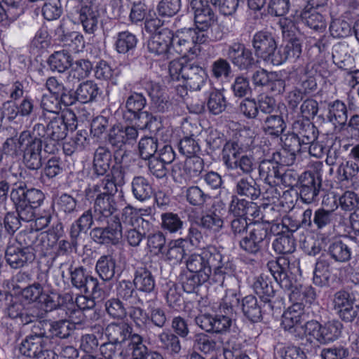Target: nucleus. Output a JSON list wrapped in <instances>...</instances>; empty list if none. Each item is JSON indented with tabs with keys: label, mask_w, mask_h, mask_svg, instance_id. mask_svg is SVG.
Returning <instances> with one entry per match:
<instances>
[{
	"label": "nucleus",
	"mask_w": 359,
	"mask_h": 359,
	"mask_svg": "<svg viewBox=\"0 0 359 359\" xmlns=\"http://www.w3.org/2000/svg\"><path fill=\"white\" fill-rule=\"evenodd\" d=\"M222 255L214 247L201 250L200 253L190 255L185 261L187 270L198 274L212 277L215 283L222 284L224 275L228 273L227 264Z\"/></svg>",
	"instance_id": "f257e3e1"
},
{
	"label": "nucleus",
	"mask_w": 359,
	"mask_h": 359,
	"mask_svg": "<svg viewBox=\"0 0 359 359\" xmlns=\"http://www.w3.org/2000/svg\"><path fill=\"white\" fill-rule=\"evenodd\" d=\"M77 126L76 116L74 112L70 109H66L53 118H51L47 126L42 123H36L33 127V134L36 138L43 142H53L50 143L53 147L50 148L47 143L45 147V151L48 153L54 151L56 143L60 140L65 139L67 135L68 130L76 129Z\"/></svg>",
	"instance_id": "f03ea898"
},
{
	"label": "nucleus",
	"mask_w": 359,
	"mask_h": 359,
	"mask_svg": "<svg viewBox=\"0 0 359 359\" xmlns=\"http://www.w3.org/2000/svg\"><path fill=\"white\" fill-rule=\"evenodd\" d=\"M267 268L280 287L290 291L291 302L311 304L316 298V291L311 286L293 285V279L289 275L290 263L285 257H278L267 263Z\"/></svg>",
	"instance_id": "7ed1b4c3"
},
{
	"label": "nucleus",
	"mask_w": 359,
	"mask_h": 359,
	"mask_svg": "<svg viewBox=\"0 0 359 359\" xmlns=\"http://www.w3.org/2000/svg\"><path fill=\"white\" fill-rule=\"evenodd\" d=\"M6 154L18 156L23 153L26 166L36 170L41 166V140L29 130L22 131L18 137L8 138L3 145Z\"/></svg>",
	"instance_id": "20e7f679"
},
{
	"label": "nucleus",
	"mask_w": 359,
	"mask_h": 359,
	"mask_svg": "<svg viewBox=\"0 0 359 359\" xmlns=\"http://www.w3.org/2000/svg\"><path fill=\"white\" fill-rule=\"evenodd\" d=\"M168 70L172 80L182 81L191 90H201L208 78L205 69L187 59L172 60Z\"/></svg>",
	"instance_id": "39448f33"
},
{
	"label": "nucleus",
	"mask_w": 359,
	"mask_h": 359,
	"mask_svg": "<svg viewBox=\"0 0 359 359\" xmlns=\"http://www.w3.org/2000/svg\"><path fill=\"white\" fill-rule=\"evenodd\" d=\"M22 299L28 303L36 302L39 309L35 312H42L43 318L48 312L53 310L64 309V297L56 292L46 293L42 285L35 283L22 290Z\"/></svg>",
	"instance_id": "423d86ee"
},
{
	"label": "nucleus",
	"mask_w": 359,
	"mask_h": 359,
	"mask_svg": "<svg viewBox=\"0 0 359 359\" xmlns=\"http://www.w3.org/2000/svg\"><path fill=\"white\" fill-rule=\"evenodd\" d=\"M208 36L203 32L189 31L186 34L172 33L171 48L174 53L182 56L181 59H195L200 56L203 50V46Z\"/></svg>",
	"instance_id": "0eeeda50"
},
{
	"label": "nucleus",
	"mask_w": 359,
	"mask_h": 359,
	"mask_svg": "<svg viewBox=\"0 0 359 359\" xmlns=\"http://www.w3.org/2000/svg\"><path fill=\"white\" fill-rule=\"evenodd\" d=\"M131 332L132 328L125 323H111L106 328V335L110 341L130 346L135 358L142 357L147 347L142 344L141 336Z\"/></svg>",
	"instance_id": "6e6552de"
},
{
	"label": "nucleus",
	"mask_w": 359,
	"mask_h": 359,
	"mask_svg": "<svg viewBox=\"0 0 359 359\" xmlns=\"http://www.w3.org/2000/svg\"><path fill=\"white\" fill-rule=\"evenodd\" d=\"M49 339L45 336V331L31 334L22 340L20 346V353L34 359H57V353L49 349Z\"/></svg>",
	"instance_id": "1a4fd4ad"
},
{
	"label": "nucleus",
	"mask_w": 359,
	"mask_h": 359,
	"mask_svg": "<svg viewBox=\"0 0 359 359\" xmlns=\"http://www.w3.org/2000/svg\"><path fill=\"white\" fill-rule=\"evenodd\" d=\"M240 298L233 290H228L219 304V313L214 316V332L226 331L232 325L234 309L239 306Z\"/></svg>",
	"instance_id": "9d476101"
},
{
	"label": "nucleus",
	"mask_w": 359,
	"mask_h": 359,
	"mask_svg": "<svg viewBox=\"0 0 359 359\" xmlns=\"http://www.w3.org/2000/svg\"><path fill=\"white\" fill-rule=\"evenodd\" d=\"M29 236L27 233H20L18 238L10 241L5 252L6 262L13 269H19L32 263L35 259L34 249L27 244L23 247L20 242L22 238Z\"/></svg>",
	"instance_id": "9b49d317"
},
{
	"label": "nucleus",
	"mask_w": 359,
	"mask_h": 359,
	"mask_svg": "<svg viewBox=\"0 0 359 359\" xmlns=\"http://www.w3.org/2000/svg\"><path fill=\"white\" fill-rule=\"evenodd\" d=\"M270 233L267 225L258 223L250 229L248 233L239 243L242 250L252 255H257L269 243Z\"/></svg>",
	"instance_id": "f8f14e48"
},
{
	"label": "nucleus",
	"mask_w": 359,
	"mask_h": 359,
	"mask_svg": "<svg viewBox=\"0 0 359 359\" xmlns=\"http://www.w3.org/2000/svg\"><path fill=\"white\" fill-rule=\"evenodd\" d=\"M290 219H283L281 223L273 224L271 231L277 234L278 237L273 241L272 246L273 250L278 254H290L295 250V241L290 235H285V232H292L297 229L296 226L288 227L287 224Z\"/></svg>",
	"instance_id": "ddd939ff"
},
{
	"label": "nucleus",
	"mask_w": 359,
	"mask_h": 359,
	"mask_svg": "<svg viewBox=\"0 0 359 359\" xmlns=\"http://www.w3.org/2000/svg\"><path fill=\"white\" fill-rule=\"evenodd\" d=\"M172 31L161 29L150 37L147 42V49L150 53L157 56L158 60H168L172 56Z\"/></svg>",
	"instance_id": "4468645a"
},
{
	"label": "nucleus",
	"mask_w": 359,
	"mask_h": 359,
	"mask_svg": "<svg viewBox=\"0 0 359 359\" xmlns=\"http://www.w3.org/2000/svg\"><path fill=\"white\" fill-rule=\"evenodd\" d=\"M333 309L339 318L344 322L351 323L358 314V305L355 297L349 292L340 290L336 292L332 300Z\"/></svg>",
	"instance_id": "2eb2a0df"
},
{
	"label": "nucleus",
	"mask_w": 359,
	"mask_h": 359,
	"mask_svg": "<svg viewBox=\"0 0 359 359\" xmlns=\"http://www.w3.org/2000/svg\"><path fill=\"white\" fill-rule=\"evenodd\" d=\"M307 314L305 306L302 302H294L282 316L281 325L294 337L302 330V323L306 320Z\"/></svg>",
	"instance_id": "dca6fc26"
},
{
	"label": "nucleus",
	"mask_w": 359,
	"mask_h": 359,
	"mask_svg": "<svg viewBox=\"0 0 359 359\" xmlns=\"http://www.w3.org/2000/svg\"><path fill=\"white\" fill-rule=\"evenodd\" d=\"M4 313L11 318L15 319L22 325H27L37 319L43 318L42 312H35L34 309L27 310L18 297H13L12 301L4 309Z\"/></svg>",
	"instance_id": "f3484780"
},
{
	"label": "nucleus",
	"mask_w": 359,
	"mask_h": 359,
	"mask_svg": "<svg viewBox=\"0 0 359 359\" xmlns=\"http://www.w3.org/2000/svg\"><path fill=\"white\" fill-rule=\"evenodd\" d=\"M252 43L257 56L272 62L277 45L271 33L267 31L257 32L253 36Z\"/></svg>",
	"instance_id": "a211bd4d"
},
{
	"label": "nucleus",
	"mask_w": 359,
	"mask_h": 359,
	"mask_svg": "<svg viewBox=\"0 0 359 359\" xmlns=\"http://www.w3.org/2000/svg\"><path fill=\"white\" fill-rule=\"evenodd\" d=\"M191 8L194 13V21L197 29L201 31L206 30L216 20V16L212 11L209 0H191Z\"/></svg>",
	"instance_id": "6ab92c4d"
},
{
	"label": "nucleus",
	"mask_w": 359,
	"mask_h": 359,
	"mask_svg": "<svg viewBox=\"0 0 359 359\" xmlns=\"http://www.w3.org/2000/svg\"><path fill=\"white\" fill-rule=\"evenodd\" d=\"M283 149L278 154L280 163L283 165H292L295 161L296 154L302 150L304 146L296 133L284 135L281 137Z\"/></svg>",
	"instance_id": "aec40b11"
},
{
	"label": "nucleus",
	"mask_w": 359,
	"mask_h": 359,
	"mask_svg": "<svg viewBox=\"0 0 359 359\" xmlns=\"http://www.w3.org/2000/svg\"><path fill=\"white\" fill-rule=\"evenodd\" d=\"M227 56L233 65L241 70L248 69L255 65L252 51L241 43L231 44L229 47Z\"/></svg>",
	"instance_id": "412c9836"
},
{
	"label": "nucleus",
	"mask_w": 359,
	"mask_h": 359,
	"mask_svg": "<svg viewBox=\"0 0 359 359\" xmlns=\"http://www.w3.org/2000/svg\"><path fill=\"white\" fill-rule=\"evenodd\" d=\"M123 183V174L119 169H114L112 171V177L107 175L102 182L100 186L95 185L92 188H88L86 191L87 198H94L95 194H109L112 196L114 192L116 191V184Z\"/></svg>",
	"instance_id": "4be33fe9"
},
{
	"label": "nucleus",
	"mask_w": 359,
	"mask_h": 359,
	"mask_svg": "<svg viewBox=\"0 0 359 359\" xmlns=\"http://www.w3.org/2000/svg\"><path fill=\"white\" fill-rule=\"evenodd\" d=\"M274 161H264L259 167V176L266 183L270 186H276L280 182H286V179L289 176L288 173L282 175L279 170L280 157L277 159L275 157Z\"/></svg>",
	"instance_id": "5701e85b"
},
{
	"label": "nucleus",
	"mask_w": 359,
	"mask_h": 359,
	"mask_svg": "<svg viewBox=\"0 0 359 359\" xmlns=\"http://www.w3.org/2000/svg\"><path fill=\"white\" fill-rule=\"evenodd\" d=\"M145 105L146 99L142 94L137 93L131 94L126 100V111L124 113V118L131 121L145 118L144 125L146 126L149 121V114L142 111Z\"/></svg>",
	"instance_id": "b1692460"
},
{
	"label": "nucleus",
	"mask_w": 359,
	"mask_h": 359,
	"mask_svg": "<svg viewBox=\"0 0 359 359\" xmlns=\"http://www.w3.org/2000/svg\"><path fill=\"white\" fill-rule=\"evenodd\" d=\"M319 5L312 3L311 6H306L301 13V18L309 28L324 32L327 27L326 15L318 11Z\"/></svg>",
	"instance_id": "393cba45"
},
{
	"label": "nucleus",
	"mask_w": 359,
	"mask_h": 359,
	"mask_svg": "<svg viewBox=\"0 0 359 359\" xmlns=\"http://www.w3.org/2000/svg\"><path fill=\"white\" fill-rule=\"evenodd\" d=\"M203 170V161L198 156L189 158L185 162L184 171L187 172L189 176H184L180 165H175L172 168V174L174 180L182 182V180L185 181L191 178L198 177Z\"/></svg>",
	"instance_id": "a878e982"
},
{
	"label": "nucleus",
	"mask_w": 359,
	"mask_h": 359,
	"mask_svg": "<svg viewBox=\"0 0 359 359\" xmlns=\"http://www.w3.org/2000/svg\"><path fill=\"white\" fill-rule=\"evenodd\" d=\"M108 226L102 229L97 228L93 230V237L98 238L100 243H116L123 236V229L120 224H117L114 219H107Z\"/></svg>",
	"instance_id": "bb28decb"
},
{
	"label": "nucleus",
	"mask_w": 359,
	"mask_h": 359,
	"mask_svg": "<svg viewBox=\"0 0 359 359\" xmlns=\"http://www.w3.org/2000/svg\"><path fill=\"white\" fill-rule=\"evenodd\" d=\"M223 215L217 210L210 209L200 218L199 225L210 234H216L224 226Z\"/></svg>",
	"instance_id": "cd10ccee"
},
{
	"label": "nucleus",
	"mask_w": 359,
	"mask_h": 359,
	"mask_svg": "<svg viewBox=\"0 0 359 359\" xmlns=\"http://www.w3.org/2000/svg\"><path fill=\"white\" fill-rule=\"evenodd\" d=\"M302 53V45L297 39L288 41L285 46L280 47L272 59V64L280 65L287 60H296Z\"/></svg>",
	"instance_id": "c85d7f7f"
},
{
	"label": "nucleus",
	"mask_w": 359,
	"mask_h": 359,
	"mask_svg": "<svg viewBox=\"0 0 359 359\" xmlns=\"http://www.w3.org/2000/svg\"><path fill=\"white\" fill-rule=\"evenodd\" d=\"M95 212L100 215V220L114 219L116 210L114 197L109 194H95Z\"/></svg>",
	"instance_id": "c756f323"
},
{
	"label": "nucleus",
	"mask_w": 359,
	"mask_h": 359,
	"mask_svg": "<svg viewBox=\"0 0 359 359\" xmlns=\"http://www.w3.org/2000/svg\"><path fill=\"white\" fill-rule=\"evenodd\" d=\"M246 149V147H243L238 142H227L222 150V161L224 165L228 168L233 170L236 167V162L245 151Z\"/></svg>",
	"instance_id": "7c9ffc66"
},
{
	"label": "nucleus",
	"mask_w": 359,
	"mask_h": 359,
	"mask_svg": "<svg viewBox=\"0 0 359 359\" xmlns=\"http://www.w3.org/2000/svg\"><path fill=\"white\" fill-rule=\"evenodd\" d=\"M114 221L120 224L123 231L129 228H138L143 223L144 219L137 209L126 206L123 209L121 217L114 216Z\"/></svg>",
	"instance_id": "2f4dec72"
},
{
	"label": "nucleus",
	"mask_w": 359,
	"mask_h": 359,
	"mask_svg": "<svg viewBox=\"0 0 359 359\" xmlns=\"http://www.w3.org/2000/svg\"><path fill=\"white\" fill-rule=\"evenodd\" d=\"M101 93L98 85L92 80L86 81L79 84L75 91V100L82 103H88L95 101Z\"/></svg>",
	"instance_id": "473e14b6"
},
{
	"label": "nucleus",
	"mask_w": 359,
	"mask_h": 359,
	"mask_svg": "<svg viewBox=\"0 0 359 359\" xmlns=\"http://www.w3.org/2000/svg\"><path fill=\"white\" fill-rule=\"evenodd\" d=\"M100 351L104 359H126L130 353L133 354V349L130 346L112 341L102 344Z\"/></svg>",
	"instance_id": "72a5a7b5"
},
{
	"label": "nucleus",
	"mask_w": 359,
	"mask_h": 359,
	"mask_svg": "<svg viewBox=\"0 0 359 359\" xmlns=\"http://www.w3.org/2000/svg\"><path fill=\"white\" fill-rule=\"evenodd\" d=\"M187 243V240L182 238L170 241L161 257L172 264L181 262L186 252L185 245Z\"/></svg>",
	"instance_id": "f704fd0d"
},
{
	"label": "nucleus",
	"mask_w": 359,
	"mask_h": 359,
	"mask_svg": "<svg viewBox=\"0 0 359 359\" xmlns=\"http://www.w3.org/2000/svg\"><path fill=\"white\" fill-rule=\"evenodd\" d=\"M292 130L296 133L303 145H308L316 140V127L309 120H297L292 124Z\"/></svg>",
	"instance_id": "c9c22d12"
},
{
	"label": "nucleus",
	"mask_w": 359,
	"mask_h": 359,
	"mask_svg": "<svg viewBox=\"0 0 359 359\" xmlns=\"http://www.w3.org/2000/svg\"><path fill=\"white\" fill-rule=\"evenodd\" d=\"M98 17V11L90 6H83L79 11V20L88 34H93L96 30Z\"/></svg>",
	"instance_id": "e433bc0d"
},
{
	"label": "nucleus",
	"mask_w": 359,
	"mask_h": 359,
	"mask_svg": "<svg viewBox=\"0 0 359 359\" xmlns=\"http://www.w3.org/2000/svg\"><path fill=\"white\" fill-rule=\"evenodd\" d=\"M67 79L74 83L79 82L89 76L93 65L88 60L79 59L74 62H72Z\"/></svg>",
	"instance_id": "4c0bfd02"
},
{
	"label": "nucleus",
	"mask_w": 359,
	"mask_h": 359,
	"mask_svg": "<svg viewBox=\"0 0 359 359\" xmlns=\"http://www.w3.org/2000/svg\"><path fill=\"white\" fill-rule=\"evenodd\" d=\"M331 276L330 263L325 256H320L315 266L313 282L316 285L323 287L329 284Z\"/></svg>",
	"instance_id": "58836bf2"
},
{
	"label": "nucleus",
	"mask_w": 359,
	"mask_h": 359,
	"mask_svg": "<svg viewBox=\"0 0 359 359\" xmlns=\"http://www.w3.org/2000/svg\"><path fill=\"white\" fill-rule=\"evenodd\" d=\"M69 318L70 320L52 322L49 329L51 334L61 339L68 337L71 332L76 329V325L81 324L72 315H69Z\"/></svg>",
	"instance_id": "ea45409f"
},
{
	"label": "nucleus",
	"mask_w": 359,
	"mask_h": 359,
	"mask_svg": "<svg viewBox=\"0 0 359 359\" xmlns=\"http://www.w3.org/2000/svg\"><path fill=\"white\" fill-rule=\"evenodd\" d=\"M111 153L104 147H98L94 154L93 168L97 175H104L110 168Z\"/></svg>",
	"instance_id": "a19ab883"
},
{
	"label": "nucleus",
	"mask_w": 359,
	"mask_h": 359,
	"mask_svg": "<svg viewBox=\"0 0 359 359\" xmlns=\"http://www.w3.org/2000/svg\"><path fill=\"white\" fill-rule=\"evenodd\" d=\"M133 283L137 290L151 292L155 287V280L151 273L146 268H138L135 273Z\"/></svg>",
	"instance_id": "79ce46f5"
},
{
	"label": "nucleus",
	"mask_w": 359,
	"mask_h": 359,
	"mask_svg": "<svg viewBox=\"0 0 359 359\" xmlns=\"http://www.w3.org/2000/svg\"><path fill=\"white\" fill-rule=\"evenodd\" d=\"M72 57L66 50L54 52L48 58V63L52 71L64 72L70 67Z\"/></svg>",
	"instance_id": "37998d69"
},
{
	"label": "nucleus",
	"mask_w": 359,
	"mask_h": 359,
	"mask_svg": "<svg viewBox=\"0 0 359 359\" xmlns=\"http://www.w3.org/2000/svg\"><path fill=\"white\" fill-rule=\"evenodd\" d=\"M286 128V123L279 115H269L264 121L262 129L270 136L278 137Z\"/></svg>",
	"instance_id": "c03bdc74"
},
{
	"label": "nucleus",
	"mask_w": 359,
	"mask_h": 359,
	"mask_svg": "<svg viewBox=\"0 0 359 359\" xmlns=\"http://www.w3.org/2000/svg\"><path fill=\"white\" fill-rule=\"evenodd\" d=\"M320 184L316 183L315 177L309 174V178L302 182L300 189V196L306 203H311L316 201L320 191Z\"/></svg>",
	"instance_id": "a18cd8bd"
},
{
	"label": "nucleus",
	"mask_w": 359,
	"mask_h": 359,
	"mask_svg": "<svg viewBox=\"0 0 359 359\" xmlns=\"http://www.w3.org/2000/svg\"><path fill=\"white\" fill-rule=\"evenodd\" d=\"M210 278L194 272H186L181 275V283L182 288L187 293L194 292L196 290L207 282Z\"/></svg>",
	"instance_id": "49530a36"
},
{
	"label": "nucleus",
	"mask_w": 359,
	"mask_h": 359,
	"mask_svg": "<svg viewBox=\"0 0 359 359\" xmlns=\"http://www.w3.org/2000/svg\"><path fill=\"white\" fill-rule=\"evenodd\" d=\"M253 290L264 302H269L275 293L270 279L264 275L256 278L253 283Z\"/></svg>",
	"instance_id": "de8ad7c7"
},
{
	"label": "nucleus",
	"mask_w": 359,
	"mask_h": 359,
	"mask_svg": "<svg viewBox=\"0 0 359 359\" xmlns=\"http://www.w3.org/2000/svg\"><path fill=\"white\" fill-rule=\"evenodd\" d=\"M132 191L134 196L144 201L151 198L153 189L148 180L142 176L135 177L132 181Z\"/></svg>",
	"instance_id": "09e8293b"
},
{
	"label": "nucleus",
	"mask_w": 359,
	"mask_h": 359,
	"mask_svg": "<svg viewBox=\"0 0 359 359\" xmlns=\"http://www.w3.org/2000/svg\"><path fill=\"white\" fill-rule=\"evenodd\" d=\"M116 262L111 255L101 256L96 264V271L104 280H111L115 274Z\"/></svg>",
	"instance_id": "8fccbe9b"
},
{
	"label": "nucleus",
	"mask_w": 359,
	"mask_h": 359,
	"mask_svg": "<svg viewBox=\"0 0 359 359\" xmlns=\"http://www.w3.org/2000/svg\"><path fill=\"white\" fill-rule=\"evenodd\" d=\"M327 118L334 125L342 126L347 121V109L344 102L336 100L329 105Z\"/></svg>",
	"instance_id": "3c124183"
},
{
	"label": "nucleus",
	"mask_w": 359,
	"mask_h": 359,
	"mask_svg": "<svg viewBox=\"0 0 359 359\" xmlns=\"http://www.w3.org/2000/svg\"><path fill=\"white\" fill-rule=\"evenodd\" d=\"M321 330L322 325L318 321H308L303 325L302 330H301L299 333H297L295 338L299 339L306 337L307 340L311 342L313 340H316L321 343Z\"/></svg>",
	"instance_id": "603ef678"
},
{
	"label": "nucleus",
	"mask_w": 359,
	"mask_h": 359,
	"mask_svg": "<svg viewBox=\"0 0 359 359\" xmlns=\"http://www.w3.org/2000/svg\"><path fill=\"white\" fill-rule=\"evenodd\" d=\"M137 42V39L134 34L124 31L118 33L115 47L119 53H126L135 48Z\"/></svg>",
	"instance_id": "864d4df0"
},
{
	"label": "nucleus",
	"mask_w": 359,
	"mask_h": 359,
	"mask_svg": "<svg viewBox=\"0 0 359 359\" xmlns=\"http://www.w3.org/2000/svg\"><path fill=\"white\" fill-rule=\"evenodd\" d=\"M236 193L252 200L256 199L260 194V190L256 186V182L252 178H242L238 181L236 187Z\"/></svg>",
	"instance_id": "5fc2aeb1"
},
{
	"label": "nucleus",
	"mask_w": 359,
	"mask_h": 359,
	"mask_svg": "<svg viewBox=\"0 0 359 359\" xmlns=\"http://www.w3.org/2000/svg\"><path fill=\"white\" fill-rule=\"evenodd\" d=\"M242 310L245 316L252 321H257L261 318L260 307L255 296L248 295L242 299Z\"/></svg>",
	"instance_id": "6e6d98bb"
},
{
	"label": "nucleus",
	"mask_w": 359,
	"mask_h": 359,
	"mask_svg": "<svg viewBox=\"0 0 359 359\" xmlns=\"http://www.w3.org/2000/svg\"><path fill=\"white\" fill-rule=\"evenodd\" d=\"M161 346L170 353H178L181 350L180 341L178 337L170 331H163L158 335Z\"/></svg>",
	"instance_id": "4d7b16f0"
},
{
	"label": "nucleus",
	"mask_w": 359,
	"mask_h": 359,
	"mask_svg": "<svg viewBox=\"0 0 359 359\" xmlns=\"http://www.w3.org/2000/svg\"><path fill=\"white\" fill-rule=\"evenodd\" d=\"M342 324L339 321H332L322 325L321 344H326L337 339L341 334Z\"/></svg>",
	"instance_id": "13d9d810"
},
{
	"label": "nucleus",
	"mask_w": 359,
	"mask_h": 359,
	"mask_svg": "<svg viewBox=\"0 0 359 359\" xmlns=\"http://www.w3.org/2000/svg\"><path fill=\"white\" fill-rule=\"evenodd\" d=\"M93 216L90 210H87L72 224L70 236L72 238H76L81 231H85L91 227Z\"/></svg>",
	"instance_id": "bf43d9fd"
},
{
	"label": "nucleus",
	"mask_w": 359,
	"mask_h": 359,
	"mask_svg": "<svg viewBox=\"0 0 359 359\" xmlns=\"http://www.w3.org/2000/svg\"><path fill=\"white\" fill-rule=\"evenodd\" d=\"M47 90L52 94L60 97L61 100L66 105H71L74 102V99L69 97V100H67V95L65 93V87L62 83L59 82L55 77H49L46 83Z\"/></svg>",
	"instance_id": "052dcab7"
},
{
	"label": "nucleus",
	"mask_w": 359,
	"mask_h": 359,
	"mask_svg": "<svg viewBox=\"0 0 359 359\" xmlns=\"http://www.w3.org/2000/svg\"><path fill=\"white\" fill-rule=\"evenodd\" d=\"M207 106L212 114L217 115L224 111L226 100L221 91L214 90L209 95Z\"/></svg>",
	"instance_id": "680f3d73"
},
{
	"label": "nucleus",
	"mask_w": 359,
	"mask_h": 359,
	"mask_svg": "<svg viewBox=\"0 0 359 359\" xmlns=\"http://www.w3.org/2000/svg\"><path fill=\"white\" fill-rule=\"evenodd\" d=\"M329 253L337 262H344L350 259L351 249L341 241H336L329 247Z\"/></svg>",
	"instance_id": "e2e57ef3"
},
{
	"label": "nucleus",
	"mask_w": 359,
	"mask_h": 359,
	"mask_svg": "<svg viewBox=\"0 0 359 359\" xmlns=\"http://www.w3.org/2000/svg\"><path fill=\"white\" fill-rule=\"evenodd\" d=\"M236 338L229 339L224 348V357L225 359H250L248 355L241 351V345Z\"/></svg>",
	"instance_id": "0e129e2a"
},
{
	"label": "nucleus",
	"mask_w": 359,
	"mask_h": 359,
	"mask_svg": "<svg viewBox=\"0 0 359 359\" xmlns=\"http://www.w3.org/2000/svg\"><path fill=\"white\" fill-rule=\"evenodd\" d=\"M161 225L164 230L170 233H176L182 228L183 222L178 215L165 212L161 215Z\"/></svg>",
	"instance_id": "69168bd1"
},
{
	"label": "nucleus",
	"mask_w": 359,
	"mask_h": 359,
	"mask_svg": "<svg viewBox=\"0 0 359 359\" xmlns=\"http://www.w3.org/2000/svg\"><path fill=\"white\" fill-rule=\"evenodd\" d=\"M185 194L188 203L194 206H202L210 198V196L198 186L187 188Z\"/></svg>",
	"instance_id": "338daca9"
},
{
	"label": "nucleus",
	"mask_w": 359,
	"mask_h": 359,
	"mask_svg": "<svg viewBox=\"0 0 359 359\" xmlns=\"http://www.w3.org/2000/svg\"><path fill=\"white\" fill-rule=\"evenodd\" d=\"M179 151L182 154L191 158L200 151V146L193 135L187 136L180 141Z\"/></svg>",
	"instance_id": "774afa93"
}]
</instances>
